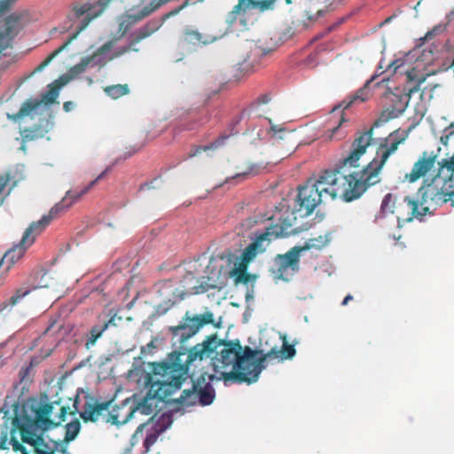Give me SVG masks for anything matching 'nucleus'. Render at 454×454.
<instances>
[{
    "mask_svg": "<svg viewBox=\"0 0 454 454\" xmlns=\"http://www.w3.org/2000/svg\"><path fill=\"white\" fill-rule=\"evenodd\" d=\"M215 373L202 372L192 380L191 389H185L177 399L183 405L202 406L211 404L215 397L212 386L214 380L239 383H254L264 369L263 359H259L262 350L243 347L239 340H223L215 334L208 335L201 343L189 349V352H176L169 362L152 364V372L146 373L145 385L147 395L160 401H166L180 389L189 373L190 365L195 361L210 357Z\"/></svg>",
    "mask_w": 454,
    "mask_h": 454,
    "instance_id": "obj_1",
    "label": "nucleus"
},
{
    "mask_svg": "<svg viewBox=\"0 0 454 454\" xmlns=\"http://www.w3.org/2000/svg\"><path fill=\"white\" fill-rule=\"evenodd\" d=\"M215 373L202 372L192 380L191 389H185L177 399L183 405L202 406L211 404L215 397L212 386L214 380L239 383H254L264 369L263 359H259L262 350L243 347L239 340H223L215 334L208 335L201 343L189 349V352H176L169 362L152 364V372L146 373L145 385L147 395L160 401H166L180 389L189 373L190 365L195 361L210 357Z\"/></svg>",
    "mask_w": 454,
    "mask_h": 454,
    "instance_id": "obj_2",
    "label": "nucleus"
},
{
    "mask_svg": "<svg viewBox=\"0 0 454 454\" xmlns=\"http://www.w3.org/2000/svg\"><path fill=\"white\" fill-rule=\"evenodd\" d=\"M373 129L357 133L350 153L333 169L320 173L317 178L320 192L327 200L341 198L346 202L359 199L371 186L380 182V171L387 159L396 152L405 137L391 133L380 145L376 157L360 171L348 172V168L358 167L360 158L372 141Z\"/></svg>",
    "mask_w": 454,
    "mask_h": 454,
    "instance_id": "obj_3",
    "label": "nucleus"
},
{
    "mask_svg": "<svg viewBox=\"0 0 454 454\" xmlns=\"http://www.w3.org/2000/svg\"><path fill=\"white\" fill-rule=\"evenodd\" d=\"M111 168L104 170L95 180L81 190L68 191L62 200L51 207L48 215H44L39 221L33 222L23 233L22 239L18 245L10 248L2 257L0 267L6 266V270L23 257L27 249L32 246L35 238L50 224V223L58 216L59 214L67 210L74 203H75L82 196L89 192L99 180H101Z\"/></svg>",
    "mask_w": 454,
    "mask_h": 454,
    "instance_id": "obj_4",
    "label": "nucleus"
},
{
    "mask_svg": "<svg viewBox=\"0 0 454 454\" xmlns=\"http://www.w3.org/2000/svg\"><path fill=\"white\" fill-rule=\"evenodd\" d=\"M111 1L112 0H99L94 3L84 2L73 4L72 12L69 13L67 17L73 23L76 20H81L80 24L75 27V31L68 37V39L61 46L53 51L38 66L37 70L43 69L53 59L66 50L68 45L77 38L78 35L88 27L92 20L102 14Z\"/></svg>",
    "mask_w": 454,
    "mask_h": 454,
    "instance_id": "obj_5",
    "label": "nucleus"
},
{
    "mask_svg": "<svg viewBox=\"0 0 454 454\" xmlns=\"http://www.w3.org/2000/svg\"><path fill=\"white\" fill-rule=\"evenodd\" d=\"M290 214L284 218H279V223L267 227L264 232L255 236V239L244 249L240 255V260L249 263L258 254L263 253L270 242L278 238L287 237L297 233L293 229V221L295 217Z\"/></svg>",
    "mask_w": 454,
    "mask_h": 454,
    "instance_id": "obj_6",
    "label": "nucleus"
},
{
    "mask_svg": "<svg viewBox=\"0 0 454 454\" xmlns=\"http://www.w3.org/2000/svg\"><path fill=\"white\" fill-rule=\"evenodd\" d=\"M327 242L325 238L319 236L317 239H309L304 246H296L284 254H278L274 260V267L271 269L274 278L287 280L289 275L299 270L300 256L302 252L313 247L321 249L326 246Z\"/></svg>",
    "mask_w": 454,
    "mask_h": 454,
    "instance_id": "obj_7",
    "label": "nucleus"
},
{
    "mask_svg": "<svg viewBox=\"0 0 454 454\" xmlns=\"http://www.w3.org/2000/svg\"><path fill=\"white\" fill-rule=\"evenodd\" d=\"M214 324V315L211 311H207L200 315L193 317L186 312L180 325L170 326L168 331L172 335L173 345H179V350L170 353L163 362H169L170 356L176 352H185L187 354L190 348L184 347L185 342L194 336L203 326Z\"/></svg>",
    "mask_w": 454,
    "mask_h": 454,
    "instance_id": "obj_8",
    "label": "nucleus"
},
{
    "mask_svg": "<svg viewBox=\"0 0 454 454\" xmlns=\"http://www.w3.org/2000/svg\"><path fill=\"white\" fill-rule=\"evenodd\" d=\"M327 199L323 192H320L318 182L317 179H309L307 183L301 186L295 199L294 209L287 208L284 215L280 218L286 217L290 212L293 214L299 213L301 217L309 215L315 208ZM296 220V216L293 215Z\"/></svg>",
    "mask_w": 454,
    "mask_h": 454,
    "instance_id": "obj_9",
    "label": "nucleus"
},
{
    "mask_svg": "<svg viewBox=\"0 0 454 454\" xmlns=\"http://www.w3.org/2000/svg\"><path fill=\"white\" fill-rule=\"evenodd\" d=\"M282 2H285L286 4H292V0H239L238 4L227 14L226 23L232 26L239 20L246 27L247 19L253 10L264 12L280 6Z\"/></svg>",
    "mask_w": 454,
    "mask_h": 454,
    "instance_id": "obj_10",
    "label": "nucleus"
},
{
    "mask_svg": "<svg viewBox=\"0 0 454 454\" xmlns=\"http://www.w3.org/2000/svg\"><path fill=\"white\" fill-rule=\"evenodd\" d=\"M190 4V0H185L180 6L175 8L174 10L164 14L160 19H153L150 20L145 26L141 27L137 30H136L130 35L129 45L121 46L118 48L114 53L110 59L119 58L129 51H137L138 49L134 48V46L140 43L142 40L151 36L154 32H156L163 23L169 18L176 16L182 10L187 7Z\"/></svg>",
    "mask_w": 454,
    "mask_h": 454,
    "instance_id": "obj_11",
    "label": "nucleus"
},
{
    "mask_svg": "<svg viewBox=\"0 0 454 454\" xmlns=\"http://www.w3.org/2000/svg\"><path fill=\"white\" fill-rule=\"evenodd\" d=\"M409 82L416 81V84L409 88L408 91L396 89L395 92L388 94V99L391 102L390 107L387 109V119L396 118L401 115L408 106L411 95L419 91V86L425 82L426 77L422 75L418 77L417 71L412 68L406 72Z\"/></svg>",
    "mask_w": 454,
    "mask_h": 454,
    "instance_id": "obj_12",
    "label": "nucleus"
},
{
    "mask_svg": "<svg viewBox=\"0 0 454 454\" xmlns=\"http://www.w3.org/2000/svg\"><path fill=\"white\" fill-rule=\"evenodd\" d=\"M17 0H0V15L11 9ZM27 11L15 12L5 18V28L0 31V53L11 45L21 28V22L27 17Z\"/></svg>",
    "mask_w": 454,
    "mask_h": 454,
    "instance_id": "obj_13",
    "label": "nucleus"
},
{
    "mask_svg": "<svg viewBox=\"0 0 454 454\" xmlns=\"http://www.w3.org/2000/svg\"><path fill=\"white\" fill-rule=\"evenodd\" d=\"M418 195L420 207H427V213H429L432 204H439L447 201V193L443 192L442 186L439 184L438 180L435 179L428 184H424L419 189Z\"/></svg>",
    "mask_w": 454,
    "mask_h": 454,
    "instance_id": "obj_14",
    "label": "nucleus"
},
{
    "mask_svg": "<svg viewBox=\"0 0 454 454\" xmlns=\"http://www.w3.org/2000/svg\"><path fill=\"white\" fill-rule=\"evenodd\" d=\"M56 406H59V403H49L41 405L35 411V421L37 425L43 429H48L51 427H58L65 421L66 416L69 410L67 406H60L58 420L51 419V415Z\"/></svg>",
    "mask_w": 454,
    "mask_h": 454,
    "instance_id": "obj_15",
    "label": "nucleus"
},
{
    "mask_svg": "<svg viewBox=\"0 0 454 454\" xmlns=\"http://www.w3.org/2000/svg\"><path fill=\"white\" fill-rule=\"evenodd\" d=\"M427 214V207H420L418 200L406 196L402 202L395 206V215L398 222H411L414 218L421 219Z\"/></svg>",
    "mask_w": 454,
    "mask_h": 454,
    "instance_id": "obj_16",
    "label": "nucleus"
},
{
    "mask_svg": "<svg viewBox=\"0 0 454 454\" xmlns=\"http://www.w3.org/2000/svg\"><path fill=\"white\" fill-rule=\"evenodd\" d=\"M48 287L47 283H35L31 278H28L23 282L19 287H17L12 296L0 302V313L7 309H12L13 307L21 303L22 300L31 294L34 290L38 288Z\"/></svg>",
    "mask_w": 454,
    "mask_h": 454,
    "instance_id": "obj_17",
    "label": "nucleus"
},
{
    "mask_svg": "<svg viewBox=\"0 0 454 454\" xmlns=\"http://www.w3.org/2000/svg\"><path fill=\"white\" fill-rule=\"evenodd\" d=\"M16 431H19L22 442L28 443L31 446H34L35 440L40 436L36 435L27 425L21 423L20 419L14 418L12 419V430L8 428V435L11 434L10 443L12 445L14 450H20L23 448L14 436Z\"/></svg>",
    "mask_w": 454,
    "mask_h": 454,
    "instance_id": "obj_18",
    "label": "nucleus"
},
{
    "mask_svg": "<svg viewBox=\"0 0 454 454\" xmlns=\"http://www.w3.org/2000/svg\"><path fill=\"white\" fill-rule=\"evenodd\" d=\"M114 43L115 42L114 40H110L100 46L96 51L93 52L92 55L82 58L79 63L73 66L69 69L71 76L74 77L82 74L92 62L95 64H99L101 59L98 58L101 55L109 52L113 49Z\"/></svg>",
    "mask_w": 454,
    "mask_h": 454,
    "instance_id": "obj_19",
    "label": "nucleus"
},
{
    "mask_svg": "<svg viewBox=\"0 0 454 454\" xmlns=\"http://www.w3.org/2000/svg\"><path fill=\"white\" fill-rule=\"evenodd\" d=\"M435 157L427 156L424 153L423 156L416 161L410 173H406L404 180L409 183H414L419 178L426 176V174L434 167Z\"/></svg>",
    "mask_w": 454,
    "mask_h": 454,
    "instance_id": "obj_20",
    "label": "nucleus"
},
{
    "mask_svg": "<svg viewBox=\"0 0 454 454\" xmlns=\"http://www.w3.org/2000/svg\"><path fill=\"white\" fill-rule=\"evenodd\" d=\"M215 38H210L208 36H204L201 33L192 28L187 27L184 30L183 35L180 39V43L183 46L185 45H200V44H208L215 41Z\"/></svg>",
    "mask_w": 454,
    "mask_h": 454,
    "instance_id": "obj_21",
    "label": "nucleus"
},
{
    "mask_svg": "<svg viewBox=\"0 0 454 454\" xmlns=\"http://www.w3.org/2000/svg\"><path fill=\"white\" fill-rule=\"evenodd\" d=\"M295 353H296V350H295L294 345L284 343L282 346V348L280 350L278 351L275 349H271L265 355H262V354H260L259 359H263V363L266 360L277 359V358H280L281 360L291 359L294 356Z\"/></svg>",
    "mask_w": 454,
    "mask_h": 454,
    "instance_id": "obj_22",
    "label": "nucleus"
},
{
    "mask_svg": "<svg viewBox=\"0 0 454 454\" xmlns=\"http://www.w3.org/2000/svg\"><path fill=\"white\" fill-rule=\"evenodd\" d=\"M110 405V402H103L94 405H89L81 412V418L84 422H96L102 411H106Z\"/></svg>",
    "mask_w": 454,
    "mask_h": 454,
    "instance_id": "obj_23",
    "label": "nucleus"
},
{
    "mask_svg": "<svg viewBox=\"0 0 454 454\" xmlns=\"http://www.w3.org/2000/svg\"><path fill=\"white\" fill-rule=\"evenodd\" d=\"M56 442H47L43 436L40 435L34 443L36 454H55Z\"/></svg>",
    "mask_w": 454,
    "mask_h": 454,
    "instance_id": "obj_24",
    "label": "nucleus"
},
{
    "mask_svg": "<svg viewBox=\"0 0 454 454\" xmlns=\"http://www.w3.org/2000/svg\"><path fill=\"white\" fill-rule=\"evenodd\" d=\"M16 184L17 181L12 180L10 173L0 176V205Z\"/></svg>",
    "mask_w": 454,
    "mask_h": 454,
    "instance_id": "obj_25",
    "label": "nucleus"
},
{
    "mask_svg": "<svg viewBox=\"0 0 454 454\" xmlns=\"http://www.w3.org/2000/svg\"><path fill=\"white\" fill-rule=\"evenodd\" d=\"M105 93L113 99H118L129 93L128 84H114L104 88Z\"/></svg>",
    "mask_w": 454,
    "mask_h": 454,
    "instance_id": "obj_26",
    "label": "nucleus"
},
{
    "mask_svg": "<svg viewBox=\"0 0 454 454\" xmlns=\"http://www.w3.org/2000/svg\"><path fill=\"white\" fill-rule=\"evenodd\" d=\"M104 332H106L105 328L102 327L101 324L98 321V323L94 325L90 330L85 341V348L87 349L92 348L96 344L97 340L101 338Z\"/></svg>",
    "mask_w": 454,
    "mask_h": 454,
    "instance_id": "obj_27",
    "label": "nucleus"
},
{
    "mask_svg": "<svg viewBox=\"0 0 454 454\" xmlns=\"http://www.w3.org/2000/svg\"><path fill=\"white\" fill-rule=\"evenodd\" d=\"M248 263L240 260V262L235 265V267L231 271V276L236 278V282L247 283L249 280V276L247 273Z\"/></svg>",
    "mask_w": 454,
    "mask_h": 454,
    "instance_id": "obj_28",
    "label": "nucleus"
},
{
    "mask_svg": "<svg viewBox=\"0 0 454 454\" xmlns=\"http://www.w3.org/2000/svg\"><path fill=\"white\" fill-rule=\"evenodd\" d=\"M374 79V77H372L370 80H368L364 85L360 88L356 92V94L352 95L350 97V100L349 102L348 103V105L346 106V107H348L350 106L354 102L356 101H359V102H364L365 100H367L370 97V90H369V85L370 83L372 82V81Z\"/></svg>",
    "mask_w": 454,
    "mask_h": 454,
    "instance_id": "obj_29",
    "label": "nucleus"
},
{
    "mask_svg": "<svg viewBox=\"0 0 454 454\" xmlns=\"http://www.w3.org/2000/svg\"><path fill=\"white\" fill-rule=\"evenodd\" d=\"M230 137V136L228 135H223V136H220L218 138H216L214 142H212L210 145H206V146H197L194 148L193 151H192L190 153H189V156L190 157H193L199 153H200L202 151L203 152H206L207 150H215V149H217L218 147H220L221 145H223L224 144V142Z\"/></svg>",
    "mask_w": 454,
    "mask_h": 454,
    "instance_id": "obj_30",
    "label": "nucleus"
},
{
    "mask_svg": "<svg viewBox=\"0 0 454 454\" xmlns=\"http://www.w3.org/2000/svg\"><path fill=\"white\" fill-rule=\"evenodd\" d=\"M81 424L78 419H74V421L67 423L66 425V434L64 440L67 442L73 441L79 434Z\"/></svg>",
    "mask_w": 454,
    "mask_h": 454,
    "instance_id": "obj_31",
    "label": "nucleus"
},
{
    "mask_svg": "<svg viewBox=\"0 0 454 454\" xmlns=\"http://www.w3.org/2000/svg\"><path fill=\"white\" fill-rule=\"evenodd\" d=\"M380 209L384 215L395 214V200L391 193L385 195L381 202Z\"/></svg>",
    "mask_w": 454,
    "mask_h": 454,
    "instance_id": "obj_32",
    "label": "nucleus"
},
{
    "mask_svg": "<svg viewBox=\"0 0 454 454\" xmlns=\"http://www.w3.org/2000/svg\"><path fill=\"white\" fill-rule=\"evenodd\" d=\"M64 325L58 319H53L50 322L49 325L43 332V335L53 336L56 340H59L60 336L59 335V332L63 329Z\"/></svg>",
    "mask_w": 454,
    "mask_h": 454,
    "instance_id": "obj_33",
    "label": "nucleus"
},
{
    "mask_svg": "<svg viewBox=\"0 0 454 454\" xmlns=\"http://www.w3.org/2000/svg\"><path fill=\"white\" fill-rule=\"evenodd\" d=\"M41 105V101L39 100H32L28 99L20 107L17 116L21 118L28 115L31 112L35 111Z\"/></svg>",
    "mask_w": 454,
    "mask_h": 454,
    "instance_id": "obj_34",
    "label": "nucleus"
},
{
    "mask_svg": "<svg viewBox=\"0 0 454 454\" xmlns=\"http://www.w3.org/2000/svg\"><path fill=\"white\" fill-rule=\"evenodd\" d=\"M294 34L295 28L293 25H286L276 32V35L281 43L289 40Z\"/></svg>",
    "mask_w": 454,
    "mask_h": 454,
    "instance_id": "obj_35",
    "label": "nucleus"
},
{
    "mask_svg": "<svg viewBox=\"0 0 454 454\" xmlns=\"http://www.w3.org/2000/svg\"><path fill=\"white\" fill-rule=\"evenodd\" d=\"M270 122V128L268 130V134L270 136L272 139L279 140L284 139L286 135L287 134L286 128L282 126L273 125Z\"/></svg>",
    "mask_w": 454,
    "mask_h": 454,
    "instance_id": "obj_36",
    "label": "nucleus"
},
{
    "mask_svg": "<svg viewBox=\"0 0 454 454\" xmlns=\"http://www.w3.org/2000/svg\"><path fill=\"white\" fill-rule=\"evenodd\" d=\"M116 319L121 320V317H117L116 314L112 315L109 318H105L101 315L98 317V321L101 324L102 327L106 331L109 327H116Z\"/></svg>",
    "mask_w": 454,
    "mask_h": 454,
    "instance_id": "obj_37",
    "label": "nucleus"
},
{
    "mask_svg": "<svg viewBox=\"0 0 454 454\" xmlns=\"http://www.w3.org/2000/svg\"><path fill=\"white\" fill-rule=\"evenodd\" d=\"M342 121H344L343 116L341 117L340 123H341ZM340 126V124H339V126L333 128V129L329 130V134H325L326 139L332 140L333 138H336L338 140H340L346 137V132L342 131Z\"/></svg>",
    "mask_w": 454,
    "mask_h": 454,
    "instance_id": "obj_38",
    "label": "nucleus"
},
{
    "mask_svg": "<svg viewBox=\"0 0 454 454\" xmlns=\"http://www.w3.org/2000/svg\"><path fill=\"white\" fill-rule=\"evenodd\" d=\"M8 449V425L4 422L0 425V450Z\"/></svg>",
    "mask_w": 454,
    "mask_h": 454,
    "instance_id": "obj_39",
    "label": "nucleus"
},
{
    "mask_svg": "<svg viewBox=\"0 0 454 454\" xmlns=\"http://www.w3.org/2000/svg\"><path fill=\"white\" fill-rule=\"evenodd\" d=\"M39 130L38 129H33L29 128H25L21 130L20 134L24 140L26 141H31L39 137Z\"/></svg>",
    "mask_w": 454,
    "mask_h": 454,
    "instance_id": "obj_40",
    "label": "nucleus"
},
{
    "mask_svg": "<svg viewBox=\"0 0 454 454\" xmlns=\"http://www.w3.org/2000/svg\"><path fill=\"white\" fill-rule=\"evenodd\" d=\"M135 411L132 410L129 411V415L126 417L125 419H123L122 421H120L119 420V418H118V415H115V414H109L108 415V419H106L107 422H111L112 424H114V425H118V424H123L125 422H127L129 420V418L132 417V414Z\"/></svg>",
    "mask_w": 454,
    "mask_h": 454,
    "instance_id": "obj_41",
    "label": "nucleus"
},
{
    "mask_svg": "<svg viewBox=\"0 0 454 454\" xmlns=\"http://www.w3.org/2000/svg\"><path fill=\"white\" fill-rule=\"evenodd\" d=\"M446 28V26L445 25H436L434 26L430 31H428L426 35H425V38L426 39H431L432 37H434V35L443 32Z\"/></svg>",
    "mask_w": 454,
    "mask_h": 454,
    "instance_id": "obj_42",
    "label": "nucleus"
},
{
    "mask_svg": "<svg viewBox=\"0 0 454 454\" xmlns=\"http://www.w3.org/2000/svg\"><path fill=\"white\" fill-rule=\"evenodd\" d=\"M156 348H157V346L155 345V342L153 340L149 343H147L146 346H143L141 348V354L143 356H146L148 354H152Z\"/></svg>",
    "mask_w": 454,
    "mask_h": 454,
    "instance_id": "obj_43",
    "label": "nucleus"
},
{
    "mask_svg": "<svg viewBox=\"0 0 454 454\" xmlns=\"http://www.w3.org/2000/svg\"><path fill=\"white\" fill-rule=\"evenodd\" d=\"M404 61L401 59L392 61L388 66L387 69L392 70L393 73H396L397 70L403 65Z\"/></svg>",
    "mask_w": 454,
    "mask_h": 454,
    "instance_id": "obj_44",
    "label": "nucleus"
},
{
    "mask_svg": "<svg viewBox=\"0 0 454 454\" xmlns=\"http://www.w3.org/2000/svg\"><path fill=\"white\" fill-rule=\"evenodd\" d=\"M156 440H157V435H155L154 434H151L146 436V438H145V440L144 442V445H145L146 450H148L150 449V447L153 444H154Z\"/></svg>",
    "mask_w": 454,
    "mask_h": 454,
    "instance_id": "obj_45",
    "label": "nucleus"
},
{
    "mask_svg": "<svg viewBox=\"0 0 454 454\" xmlns=\"http://www.w3.org/2000/svg\"><path fill=\"white\" fill-rule=\"evenodd\" d=\"M306 12H307V17L309 20H316L319 17H321L325 14V11L321 10V9L317 10V12L315 15H313L310 11H307Z\"/></svg>",
    "mask_w": 454,
    "mask_h": 454,
    "instance_id": "obj_46",
    "label": "nucleus"
},
{
    "mask_svg": "<svg viewBox=\"0 0 454 454\" xmlns=\"http://www.w3.org/2000/svg\"><path fill=\"white\" fill-rule=\"evenodd\" d=\"M56 97H57V93L53 90H51L45 94V96L43 97V99L47 103H53L55 101Z\"/></svg>",
    "mask_w": 454,
    "mask_h": 454,
    "instance_id": "obj_47",
    "label": "nucleus"
},
{
    "mask_svg": "<svg viewBox=\"0 0 454 454\" xmlns=\"http://www.w3.org/2000/svg\"><path fill=\"white\" fill-rule=\"evenodd\" d=\"M444 133L446 138L454 136V121L448 128L445 129Z\"/></svg>",
    "mask_w": 454,
    "mask_h": 454,
    "instance_id": "obj_48",
    "label": "nucleus"
},
{
    "mask_svg": "<svg viewBox=\"0 0 454 454\" xmlns=\"http://www.w3.org/2000/svg\"><path fill=\"white\" fill-rule=\"evenodd\" d=\"M138 410L141 411L142 413L149 415L151 413V409L146 407L145 403H141L138 407Z\"/></svg>",
    "mask_w": 454,
    "mask_h": 454,
    "instance_id": "obj_49",
    "label": "nucleus"
},
{
    "mask_svg": "<svg viewBox=\"0 0 454 454\" xmlns=\"http://www.w3.org/2000/svg\"><path fill=\"white\" fill-rule=\"evenodd\" d=\"M257 171L254 169V166L253 167H250L248 171H244L242 173H239L236 175L237 177L239 176H247L248 175L249 173H256Z\"/></svg>",
    "mask_w": 454,
    "mask_h": 454,
    "instance_id": "obj_50",
    "label": "nucleus"
},
{
    "mask_svg": "<svg viewBox=\"0 0 454 454\" xmlns=\"http://www.w3.org/2000/svg\"><path fill=\"white\" fill-rule=\"evenodd\" d=\"M353 300V296L351 294H348L344 300L342 301L341 304L343 306L347 305L348 303V301H352Z\"/></svg>",
    "mask_w": 454,
    "mask_h": 454,
    "instance_id": "obj_51",
    "label": "nucleus"
},
{
    "mask_svg": "<svg viewBox=\"0 0 454 454\" xmlns=\"http://www.w3.org/2000/svg\"><path fill=\"white\" fill-rule=\"evenodd\" d=\"M258 100L262 104H266L269 102V97L267 95H262L258 98Z\"/></svg>",
    "mask_w": 454,
    "mask_h": 454,
    "instance_id": "obj_52",
    "label": "nucleus"
},
{
    "mask_svg": "<svg viewBox=\"0 0 454 454\" xmlns=\"http://www.w3.org/2000/svg\"><path fill=\"white\" fill-rule=\"evenodd\" d=\"M71 105V102H65L64 103V109L66 111H69V106Z\"/></svg>",
    "mask_w": 454,
    "mask_h": 454,
    "instance_id": "obj_53",
    "label": "nucleus"
},
{
    "mask_svg": "<svg viewBox=\"0 0 454 454\" xmlns=\"http://www.w3.org/2000/svg\"><path fill=\"white\" fill-rule=\"evenodd\" d=\"M454 16V8L450 12V13L448 14V17L449 18H451Z\"/></svg>",
    "mask_w": 454,
    "mask_h": 454,
    "instance_id": "obj_54",
    "label": "nucleus"
},
{
    "mask_svg": "<svg viewBox=\"0 0 454 454\" xmlns=\"http://www.w3.org/2000/svg\"><path fill=\"white\" fill-rule=\"evenodd\" d=\"M393 19V17L387 18L382 24L388 23Z\"/></svg>",
    "mask_w": 454,
    "mask_h": 454,
    "instance_id": "obj_55",
    "label": "nucleus"
},
{
    "mask_svg": "<svg viewBox=\"0 0 454 454\" xmlns=\"http://www.w3.org/2000/svg\"><path fill=\"white\" fill-rule=\"evenodd\" d=\"M192 289H194V293H195V294L200 293V291H199V287H198V286H193V287H192Z\"/></svg>",
    "mask_w": 454,
    "mask_h": 454,
    "instance_id": "obj_56",
    "label": "nucleus"
},
{
    "mask_svg": "<svg viewBox=\"0 0 454 454\" xmlns=\"http://www.w3.org/2000/svg\"><path fill=\"white\" fill-rule=\"evenodd\" d=\"M4 279L3 278H0V287L2 286H4Z\"/></svg>",
    "mask_w": 454,
    "mask_h": 454,
    "instance_id": "obj_57",
    "label": "nucleus"
},
{
    "mask_svg": "<svg viewBox=\"0 0 454 454\" xmlns=\"http://www.w3.org/2000/svg\"><path fill=\"white\" fill-rule=\"evenodd\" d=\"M246 114H247V113H246L245 111H243V112L241 113V117H242V116H244V115H246Z\"/></svg>",
    "mask_w": 454,
    "mask_h": 454,
    "instance_id": "obj_58",
    "label": "nucleus"
},
{
    "mask_svg": "<svg viewBox=\"0 0 454 454\" xmlns=\"http://www.w3.org/2000/svg\"><path fill=\"white\" fill-rule=\"evenodd\" d=\"M189 277L193 278L192 274H188L187 276H185V278H188Z\"/></svg>",
    "mask_w": 454,
    "mask_h": 454,
    "instance_id": "obj_59",
    "label": "nucleus"
}]
</instances>
